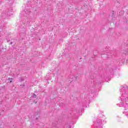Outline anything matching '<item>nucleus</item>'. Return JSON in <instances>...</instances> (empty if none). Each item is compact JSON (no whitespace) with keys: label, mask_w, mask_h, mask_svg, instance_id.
<instances>
[{"label":"nucleus","mask_w":128,"mask_h":128,"mask_svg":"<svg viewBox=\"0 0 128 128\" xmlns=\"http://www.w3.org/2000/svg\"><path fill=\"white\" fill-rule=\"evenodd\" d=\"M32 98H36V95L34 94L32 96Z\"/></svg>","instance_id":"obj_1"},{"label":"nucleus","mask_w":128,"mask_h":128,"mask_svg":"<svg viewBox=\"0 0 128 128\" xmlns=\"http://www.w3.org/2000/svg\"><path fill=\"white\" fill-rule=\"evenodd\" d=\"M100 126V124L99 123H98L97 124V126Z\"/></svg>","instance_id":"obj_2"},{"label":"nucleus","mask_w":128,"mask_h":128,"mask_svg":"<svg viewBox=\"0 0 128 128\" xmlns=\"http://www.w3.org/2000/svg\"><path fill=\"white\" fill-rule=\"evenodd\" d=\"M10 84H12V80H10Z\"/></svg>","instance_id":"obj_3"},{"label":"nucleus","mask_w":128,"mask_h":128,"mask_svg":"<svg viewBox=\"0 0 128 128\" xmlns=\"http://www.w3.org/2000/svg\"><path fill=\"white\" fill-rule=\"evenodd\" d=\"M100 126H102V124H101Z\"/></svg>","instance_id":"obj_4"},{"label":"nucleus","mask_w":128,"mask_h":128,"mask_svg":"<svg viewBox=\"0 0 128 128\" xmlns=\"http://www.w3.org/2000/svg\"><path fill=\"white\" fill-rule=\"evenodd\" d=\"M8 80H10V78H8Z\"/></svg>","instance_id":"obj_5"}]
</instances>
